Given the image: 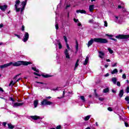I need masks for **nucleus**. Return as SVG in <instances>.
Here are the masks:
<instances>
[{
	"mask_svg": "<svg viewBox=\"0 0 129 129\" xmlns=\"http://www.w3.org/2000/svg\"><path fill=\"white\" fill-rule=\"evenodd\" d=\"M94 42H96V43H100V44H106V43L108 42L107 39L104 38H92L90 41H89L87 44L88 48H89V47H90V46L93 44Z\"/></svg>",
	"mask_w": 129,
	"mask_h": 129,
	"instance_id": "1",
	"label": "nucleus"
},
{
	"mask_svg": "<svg viewBox=\"0 0 129 129\" xmlns=\"http://www.w3.org/2000/svg\"><path fill=\"white\" fill-rule=\"evenodd\" d=\"M29 64H31V62L20 60L17 62H12V65H13V66L18 67L19 66H21V65L28 66V65H29Z\"/></svg>",
	"mask_w": 129,
	"mask_h": 129,
	"instance_id": "2",
	"label": "nucleus"
},
{
	"mask_svg": "<svg viewBox=\"0 0 129 129\" xmlns=\"http://www.w3.org/2000/svg\"><path fill=\"white\" fill-rule=\"evenodd\" d=\"M20 3H21L20 0L16 1L15 8V10L16 11V13H19V12H20V11H21V8H18V6H19L20 5Z\"/></svg>",
	"mask_w": 129,
	"mask_h": 129,
	"instance_id": "3",
	"label": "nucleus"
},
{
	"mask_svg": "<svg viewBox=\"0 0 129 129\" xmlns=\"http://www.w3.org/2000/svg\"><path fill=\"white\" fill-rule=\"evenodd\" d=\"M51 104H53V103L51 101L47 100V99H44L41 102L42 105H51Z\"/></svg>",
	"mask_w": 129,
	"mask_h": 129,
	"instance_id": "4",
	"label": "nucleus"
},
{
	"mask_svg": "<svg viewBox=\"0 0 129 129\" xmlns=\"http://www.w3.org/2000/svg\"><path fill=\"white\" fill-rule=\"evenodd\" d=\"M71 7V2L68 0L66 1L64 5V8L66 9V10H67V9H69Z\"/></svg>",
	"mask_w": 129,
	"mask_h": 129,
	"instance_id": "5",
	"label": "nucleus"
},
{
	"mask_svg": "<svg viewBox=\"0 0 129 129\" xmlns=\"http://www.w3.org/2000/svg\"><path fill=\"white\" fill-rule=\"evenodd\" d=\"M116 39H128L129 35H119L116 36Z\"/></svg>",
	"mask_w": 129,
	"mask_h": 129,
	"instance_id": "6",
	"label": "nucleus"
},
{
	"mask_svg": "<svg viewBox=\"0 0 129 129\" xmlns=\"http://www.w3.org/2000/svg\"><path fill=\"white\" fill-rule=\"evenodd\" d=\"M21 5L22 6V8H20V11H21V14H23V12L25 10V7H26V5H27V1L22 2Z\"/></svg>",
	"mask_w": 129,
	"mask_h": 129,
	"instance_id": "7",
	"label": "nucleus"
},
{
	"mask_svg": "<svg viewBox=\"0 0 129 129\" xmlns=\"http://www.w3.org/2000/svg\"><path fill=\"white\" fill-rule=\"evenodd\" d=\"M13 64V62H11L6 64H4L3 65L0 66V68L1 69H4V68H7L11 66Z\"/></svg>",
	"mask_w": 129,
	"mask_h": 129,
	"instance_id": "8",
	"label": "nucleus"
},
{
	"mask_svg": "<svg viewBox=\"0 0 129 129\" xmlns=\"http://www.w3.org/2000/svg\"><path fill=\"white\" fill-rule=\"evenodd\" d=\"M28 40H29V33L28 32H25L23 37V42L26 43Z\"/></svg>",
	"mask_w": 129,
	"mask_h": 129,
	"instance_id": "9",
	"label": "nucleus"
},
{
	"mask_svg": "<svg viewBox=\"0 0 129 129\" xmlns=\"http://www.w3.org/2000/svg\"><path fill=\"white\" fill-rule=\"evenodd\" d=\"M7 8H8V5H3V6L0 5V9L3 12H5L6 11V10H7Z\"/></svg>",
	"mask_w": 129,
	"mask_h": 129,
	"instance_id": "10",
	"label": "nucleus"
},
{
	"mask_svg": "<svg viewBox=\"0 0 129 129\" xmlns=\"http://www.w3.org/2000/svg\"><path fill=\"white\" fill-rule=\"evenodd\" d=\"M64 55L66 56V58L67 59H70V55H69V53H68V49H66L64 50Z\"/></svg>",
	"mask_w": 129,
	"mask_h": 129,
	"instance_id": "11",
	"label": "nucleus"
},
{
	"mask_svg": "<svg viewBox=\"0 0 129 129\" xmlns=\"http://www.w3.org/2000/svg\"><path fill=\"white\" fill-rule=\"evenodd\" d=\"M24 103H14L13 105V107H17L18 106H22L23 105Z\"/></svg>",
	"mask_w": 129,
	"mask_h": 129,
	"instance_id": "12",
	"label": "nucleus"
},
{
	"mask_svg": "<svg viewBox=\"0 0 129 129\" xmlns=\"http://www.w3.org/2000/svg\"><path fill=\"white\" fill-rule=\"evenodd\" d=\"M99 57L101 58V59H103V57H104V53L102 51H99Z\"/></svg>",
	"mask_w": 129,
	"mask_h": 129,
	"instance_id": "13",
	"label": "nucleus"
},
{
	"mask_svg": "<svg viewBox=\"0 0 129 129\" xmlns=\"http://www.w3.org/2000/svg\"><path fill=\"white\" fill-rule=\"evenodd\" d=\"M89 11L92 13L94 10V5H90L89 7Z\"/></svg>",
	"mask_w": 129,
	"mask_h": 129,
	"instance_id": "14",
	"label": "nucleus"
},
{
	"mask_svg": "<svg viewBox=\"0 0 129 129\" xmlns=\"http://www.w3.org/2000/svg\"><path fill=\"white\" fill-rule=\"evenodd\" d=\"M19 80H21V79H18L16 81L14 82V81H11L10 82V84H9V86H14L16 82H19Z\"/></svg>",
	"mask_w": 129,
	"mask_h": 129,
	"instance_id": "15",
	"label": "nucleus"
},
{
	"mask_svg": "<svg viewBox=\"0 0 129 129\" xmlns=\"http://www.w3.org/2000/svg\"><path fill=\"white\" fill-rule=\"evenodd\" d=\"M123 93H124V92L123 91V90H120L119 92L118 96L119 97L121 98L122 96H123Z\"/></svg>",
	"mask_w": 129,
	"mask_h": 129,
	"instance_id": "16",
	"label": "nucleus"
},
{
	"mask_svg": "<svg viewBox=\"0 0 129 129\" xmlns=\"http://www.w3.org/2000/svg\"><path fill=\"white\" fill-rule=\"evenodd\" d=\"M120 20H121V18L120 17L115 16V20L116 23H120Z\"/></svg>",
	"mask_w": 129,
	"mask_h": 129,
	"instance_id": "17",
	"label": "nucleus"
},
{
	"mask_svg": "<svg viewBox=\"0 0 129 129\" xmlns=\"http://www.w3.org/2000/svg\"><path fill=\"white\" fill-rule=\"evenodd\" d=\"M74 21L75 23H78L77 25H78V27L81 26V23H80V22H79V20L78 19H76L74 18Z\"/></svg>",
	"mask_w": 129,
	"mask_h": 129,
	"instance_id": "18",
	"label": "nucleus"
},
{
	"mask_svg": "<svg viewBox=\"0 0 129 129\" xmlns=\"http://www.w3.org/2000/svg\"><path fill=\"white\" fill-rule=\"evenodd\" d=\"M56 43L57 45H58V48L59 49H62V44H61V42H60V40H56Z\"/></svg>",
	"mask_w": 129,
	"mask_h": 129,
	"instance_id": "19",
	"label": "nucleus"
},
{
	"mask_svg": "<svg viewBox=\"0 0 129 129\" xmlns=\"http://www.w3.org/2000/svg\"><path fill=\"white\" fill-rule=\"evenodd\" d=\"M76 13H77L78 14H79V13H80L81 14H86V11H85V10H77Z\"/></svg>",
	"mask_w": 129,
	"mask_h": 129,
	"instance_id": "20",
	"label": "nucleus"
},
{
	"mask_svg": "<svg viewBox=\"0 0 129 129\" xmlns=\"http://www.w3.org/2000/svg\"><path fill=\"white\" fill-rule=\"evenodd\" d=\"M89 60V57L88 56H86L85 61L84 62V65H87L88 64V61Z\"/></svg>",
	"mask_w": 129,
	"mask_h": 129,
	"instance_id": "21",
	"label": "nucleus"
},
{
	"mask_svg": "<svg viewBox=\"0 0 129 129\" xmlns=\"http://www.w3.org/2000/svg\"><path fill=\"white\" fill-rule=\"evenodd\" d=\"M38 104H39V100H35L34 101V107H35V108L37 107V106H38Z\"/></svg>",
	"mask_w": 129,
	"mask_h": 129,
	"instance_id": "22",
	"label": "nucleus"
},
{
	"mask_svg": "<svg viewBox=\"0 0 129 129\" xmlns=\"http://www.w3.org/2000/svg\"><path fill=\"white\" fill-rule=\"evenodd\" d=\"M31 117L34 120H37V119H40V116H31Z\"/></svg>",
	"mask_w": 129,
	"mask_h": 129,
	"instance_id": "23",
	"label": "nucleus"
},
{
	"mask_svg": "<svg viewBox=\"0 0 129 129\" xmlns=\"http://www.w3.org/2000/svg\"><path fill=\"white\" fill-rule=\"evenodd\" d=\"M90 117H91V115H87V116H86L84 119L85 121H87V120H89V118H90Z\"/></svg>",
	"mask_w": 129,
	"mask_h": 129,
	"instance_id": "24",
	"label": "nucleus"
},
{
	"mask_svg": "<svg viewBox=\"0 0 129 129\" xmlns=\"http://www.w3.org/2000/svg\"><path fill=\"white\" fill-rule=\"evenodd\" d=\"M111 80L113 84H116V81H117V79H116V78H112Z\"/></svg>",
	"mask_w": 129,
	"mask_h": 129,
	"instance_id": "25",
	"label": "nucleus"
},
{
	"mask_svg": "<svg viewBox=\"0 0 129 129\" xmlns=\"http://www.w3.org/2000/svg\"><path fill=\"white\" fill-rule=\"evenodd\" d=\"M118 72L117 69H115L114 70L111 71L112 74H116Z\"/></svg>",
	"mask_w": 129,
	"mask_h": 129,
	"instance_id": "26",
	"label": "nucleus"
},
{
	"mask_svg": "<svg viewBox=\"0 0 129 129\" xmlns=\"http://www.w3.org/2000/svg\"><path fill=\"white\" fill-rule=\"evenodd\" d=\"M79 62V59H77V61H76V64H75V69H74V70H76V68H77V67H78V66H79V64H78V63Z\"/></svg>",
	"mask_w": 129,
	"mask_h": 129,
	"instance_id": "27",
	"label": "nucleus"
},
{
	"mask_svg": "<svg viewBox=\"0 0 129 129\" xmlns=\"http://www.w3.org/2000/svg\"><path fill=\"white\" fill-rule=\"evenodd\" d=\"M8 127L10 129H13L14 127H15V126H14L11 123H8Z\"/></svg>",
	"mask_w": 129,
	"mask_h": 129,
	"instance_id": "28",
	"label": "nucleus"
},
{
	"mask_svg": "<svg viewBox=\"0 0 129 129\" xmlns=\"http://www.w3.org/2000/svg\"><path fill=\"white\" fill-rule=\"evenodd\" d=\"M76 51H78V46H79V44H78V41H77V40L76 41Z\"/></svg>",
	"mask_w": 129,
	"mask_h": 129,
	"instance_id": "29",
	"label": "nucleus"
},
{
	"mask_svg": "<svg viewBox=\"0 0 129 129\" xmlns=\"http://www.w3.org/2000/svg\"><path fill=\"white\" fill-rule=\"evenodd\" d=\"M32 70H34V71H35L37 73H39V72H40L39 70L37 69L36 68L32 67Z\"/></svg>",
	"mask_w": 129,
	"mask_h": 129,
	"instance_id": "30",
	"label": "nucleus"
},
{
	"mask_svg": "<svg viewBox=\"0 0 129 129\" xmlns=\"http://www.w3.org/2000/svg\"><path fill=\"white\" fill-rule=\"evenodd\" d=\"M109 91V89H108V88L103 90L104 93H107V92H108Z\"/></svg>",
	"mask_w": 129,
	"mask_h": 129,
	"instance_id": "31",
	"label": "nucleus"
},
{
	"mask_svg": "<svg viewBox=\"0 0 129 129\" xmlns=\"http://www.w3.org/2000/svg\"><path fill=\"white\" fill-rule=\"evenodd\" d=\"M43 77H44L45 78H49V77H51V76L49 75H42Z\"/></svg>",
	"mask_w": 129,
	"mask_h": 129,
	"instance_id": "32",
	"label": "nucleus"
},
{
	"mask_svg": "<svg viewBox=\"0 0 129 129\" xmlns=\"http://www.w3.org/2000/svg\"><path fill=\"white\" fill-rule=\"evenodd\" d=\"M80 98L83 102H84L85 101V98L83 96H81Z\"/></svg>",
	"mask_w": 129,
	"mask_h": 129,
	"instance_id": "33",
	"label": "nucleus"
},
{
	"mask_svg": "<svg viewBox=\"0 0 129 129\" xmlns=\"http://www.w3.org/2000/svg\"><path fill=\"white\" fill-rule=\"evenodd\" d=\"M108 50L109 52L110 53V54H112V53H113V50H112L110 48H108Z\"/></svg>",
	"mask_w": 129,
	"mask_h": 129,
	"instance_id": "34",
	"label": "nucleus"
},
{
	"mask_svg": "<svg viewBox=\"0 0 129 129\" xmlns=\"http://www.w3.org/2000/svg\"><path fill=\"white\" fill-rule=\"evenodd\" d=\"M63 39L66 42V43H68V41H67V37H66V36H63Z\"/></svg>",
	"mask_w": 129,
	"mask_h": 129,
	"instance_id": "35",
	"label": "nucleus"
},
{
	"mask_svg": "<svg viewBox=\"0 0 129 129\" xmlns=\"http://www.w3.org/2000/svg\"><path fill=\"white\" fill-rule=\"evenodd\" d=\"M55 29L56 30H58L59 29V27L58 26V23L55 22Z\"/></svg>",
	"mask_w": 129,
	"mask_h": 129,
	"instance_id": "36",
	"label": "nucleus"
},
{
	"mask_svg": "<svg viewBox=\"0 0 129 129\" xmlns=\"http://www.w3.org/2000/svg\"><path fill=\"white\" fill-rule=\"evenodd\" d=\"M122 78H123V79H126V76L125 75V74H123L122 75Z\"/></svg>",
	"mask_w": 129,
	"mask_h": 129,
	"instance_id": "37",
	"label": "nucleus"
},
{
	"mask_svg": "<svg viewBox=\"0 0 129 129\" xmlns=\"http://www.w3.org/2000/svg\"><path fill=\"white\" fill-rule=\"evenodd\" d=\"M125 91L126 92V93H129V87L127 86L126 89H125Z\"/></svg>",
	"mask_w": 129,
	"mask_h": 129,
	"instance_id": "38",
	"label": "nucleus"
},
{
	"mask_svg": "<svg viewBox=\"0 0 129 129\" xmlns=\"http://www.w3.org/2000/svg\"><path fill=\"white\" fill-rule=\"evenodd\" d=\"M117 63L115 62V63L112 64L111 67H116Z\"/></svg>",
	"mask_w": 129,
	"mask_h": 129,
	"instance_id": "39",
	"label": "nucleus"
},
{
	"mask_svg": "<svg viewBox=\"0 0 129 129\" xmlns=\"http://www.w3.org/2000/svg\"><path fill=\"white\" fill-rule=\"evenodd\" d=\"M125 100L126 101H127V102H128V101H129V97H128V96L126 97L125 98Z\"/></svg>",
	"mask_w": 129,
	"mask_h": 129,
	"instance_id": "40",
	"label": "nucleus"
},
{
	"mask_svg": "<svg viewBox=\"0 0 129 129\" xmlns=\"http://www.w3.org/2000/svg\"><path fill=\"white\" fill-rule=\"evenodd\" d=\"M14 35L16 37H18L19 39H21V36H20V35H18L17 34H15Z\"/></svg>",
	"mask_w": 129,
	"mask_h": 129,
	"instance_id": "41",
	"label": "nucleus"
},
{
	"mask_svg": "<svg viewBox=\"0 0 129 129\" xmlns=\"http://www.w3.org/2000/svg\"><path fill=\"white\" fill-rule=\"evenodd\" d=\"M99 100H100V101H103V100H104V99L102 97H99Z\"/></svg>",
	"mask_w": 129,
	"mask_h": 129,
	"instance_id": "42",
	"label": "nucleus"
},
{
	"mask_svg": "<svg viewBox=\"0 0 129 129\" xmlns=\"http://www.w3.org/2000/svg\"><path fill=\"white\" fill-rule=\"evenodd\" d=\"M93 22H94L93 19H91V20H89V23L90 24H92L93 23Z\"/></svg>",
	"mask_w": 129,
	"mask_h": 129,
	"instance_id": "43",
	"label": "nucleus"
},
{
	"mask_svg": "<svg viewBox=\"0 0 129 129\" xmlns=\"http://www.w3.org/2000/svg\"><path fill=\"white\" fill-rule=\"evenodd\" d=\"M64 95H65V91H64L63 92L62 97H58V98H63V97H64Z\"/></svg>",
	"mask_w": 129,
	"mask_h": 129,
	"instance_id": "44",
	"label": "nucleus"
},
{
	"mask_svg": "<svg viewBox=\"0 0 129 129\" xmlns=\"http://www.w3.org/2000/svg\"><path fill=\"white\" fill-rule=\"evenodd\" d=\"M117 86H118L119 87H120V82H117Z\"/></svg>",
	"mask_w": 129,
	"mask_h": 129,
	"instance_id": "45",
	"label": "nucleus"
},
{
	"mask_svg": "<svg viewBox=\"0 0 129 129\" xmlns=\"http://www.w3.org/2000/svg\"><path fill=\"white\" fill-rule=\"evenodd\" d=\"M110 40H112L113 41H114L115 42H116L117 40L116 39L113 38L112 37L110 38Z\"/></svg>",
	"mask_w": 129,
	"mask_h": 129,
	"instance_id": "46",
	"label": "nucleus"
},
{
	"mask_svg": "<svg viewBox=\"0 0 129 129\" xmlns=\"http://www.w3.org/2000/svg\"><path fill=\"white\" fill-rule=\"evenodd\" d=\"M10 100L13 101V102H15V99H14V98H13L12 97L10 98Z\"/></svg>",
	"mask_w": 129,
	"mask_h": 129,
	"instance_id": "47",
	"label": "nucleus"
},
{
	"mask_svg": "<svg viewBox=\"0 0 129 129\" xmlns=\"http://www.w3.org/2000/svg\"><path fill=\"white\" fill-rule=\"evenodd\" d=\"M66 45H67V48H68V49H69V50H70V47H69V44H68V43L67 42V43H66Z\"/></svg>",
	"mask_w": 129,
	"mask_h": 129,
	"instance_id": "48",
	"label": "nucleus"
},
{
	"mask_svg": "<svg viewBox=\"0 0 129 129\" xmlns=\"http://www.w3.org/2000/svg\"><path fill=\"white\" fill-rule=\"evenodd\" d=\"M104 26L107 27V22L104 21Z\"/></svg>",
	"mask_w": 129,
	"mask_h": 129,
	"instance_id": "49",
	"label": "nucleus"
},
{
	"mask_svg": "<svg viewBox=\"0 0 129 129\" xmlns=\"http://www.w3.org/2000/svg\"><path fill=\"white\" fill-rule=\"evenodd\" d=\"M22 31H25V26L24 25L22 26L21 28Z\"/></svg>",
	"mask_w": 129,
	"mask_h": 129,
	"instance_id": "50",
	"label": "nucleus"
},
{
	"mask_svg": "<svg viewBox=\"0 0 129 129\" xmlns=\"http://www.w3.org/2000/svg\"><path fill=\"white\" fill-rule=\"evenodd\" d=\"M33 74H34V75H37V76H41V75H40V74H37L36 73H34Z\"/></svg>",
	"mask_w": 129,
	"mask_h": 129,
	"instance_id": "51",
	"label": "nucleus"
},
{
	"mask_svg": "<svg viewBox=\"0 0 129 129\" xmlns=\"http://www.w3.org/2000/svg\"><path fill=\"white\" fill-rule=\"evenodd\" d=\"M56 129H61V125L57 126Z\"/></svg>",
	"mask_w": 129,
	"mask_h": 129,
	"instance_id": "52",
	"label": "nucleus"
},
{
	"mask_svg": "<svg viewBox=\"0 0 129 129\" xmlns=\"http://www.w3.org/2000/svg\"><path fill=\"white\" fill-rule=\"evenodd\" d=\"M108 110H109V111H112V109L111 108V107H108Z\"/></svg>",
	"mask_w": 129,
	"mask_h": 129,
	"instance_id": "53",
	"label": "nucleus"
},
{
	"mask_svg": "<svg viewBox=\"0 0 129 129\" xmlns=\"http://www.w3.org/2000/svg\"><path fill=\"white\" fill-rule=\"evenodd\" d=\"M96 90H95V96L96 97H98V94L95 92Z\"/></svg>",
	"mask_w": 129,
	"mask_h": 129,
	"instance_id": "54",
	"label": "nucleus"
},
{
	"mask_svg": "<svg viewBox=\"0 0 129 129\" xmlns=\"http://www.w3.org/2000/svg\"><path fill=\"white\" fill-rule=\"evenodd\" d=\"M20 75H21V74H19V75H16L15 77H14V79H16V78H17V77H18V76H20Z\"/></svg>",
	"mask_w": 129,
	"mask_h": 129,
	"instance_id": "55",
	"label": "nucleus"
},
{
	"mask_svg": "<svg viewBox=\"0 0 129 129\" xmlns=\"http://www.w3.org/2000/svg\"><path fill=\"white\" fill-rule=\"evenodd\" d=\"M4 27V24H0V29H2V28Z\"/></svg>",
	"mask_w": 129,
	"mask_h": 129,
	"instance_id": "56",
	"label": "nucleus"
},
{
	"mask_svg": "<svg viewBox=\"0 0 129 129\" xmlns=\"http://www.w3.org/2000/svg\"><path fill=\"white\" fill-rule=\"evenodd\" d=\"M124 124H125V126H126V127H127V126H128V124L127 123L125 122Z\"/></svg>",
	"mask_w": 129,
	"mask_h": 129,
	"instance_id": "57",
	"label": "nucleus"
},
{
	"mask_svg": "<svg viewBox=\"0 0 129 129\" xmlns=\"http://www.w3.org/2000/svg\"><path fill=\"white\" fill-rule=\"evenodd\" d=\"M3 125L4 126H6V125H7V122H3Z\"/></svg>",
	"mask_w": 129,
	"mask_h": 129,
	"instance_id": "58",
	"label": "nucleus"
},
{
	"mask_svg": "<svg viewBox=\"0 0 129 129\" xmlns=\"http://www.w3.org/2000/svg\"><path fill=\"white\" fill-rule=\"evenodd\" d=\"M0 91H1L2 92H4V90L1 87H0Z\"/></svg>",
	"mask_w": 129,
	"mask_h": 129,
	"instance_id": "59",
	"label": "nucleus"
},
{
	"mask_svg": "<svg viewBox=\"0 0 129 129\" xmlns=\"http://www.w3.org/2000/svg\"><path fill=\"white\" fill-rule=\"evenodd\" d=\"M105 77H107V76H109V74L107 73L105 75Z\"/></svg>",
	"mask_w": 129,
	"mask_h": 129,
	"instance_id": "60",
	"label": "nucleus"
},
{
	"mask_svg": "<svg viewBox=\"0 0 129 129\" xmlns=\"http://www.w3.org/2000/svg\"><path fill=\"white\" fill-rule=\"evenodd\" d=\"M46 98L50 99L52 98V97H51V96H48V97H47Z\"/></svg>",
	"mask_w": 129,
	"mask_h": 129,
	"instance_id": "61",
	"label": "nucleus"
},
{
	"mask_svg": "<svg viewBox=\"0 0 129 129\" xmlns=\"http://www.w3.org/2000/svg\"><path fill=\"white\" fill-rule=\"evenodd\" d=\"M58 89L56 88V89H52V90H53V91H55V90H57Z\"/></svg>",
	"mask_w": 129,
	"mask_h": 129,
	"instance_id": "62",
	"label": "nucleus"
},
{
	"mask_svg": "<svg viewBox=\"0 0 129 129\" xmlns=\"http://www.w3.org/2000/svg\"><path fill=\"white\" fill-rule=\"evenodd\" d=\"M107 62H110V59H106Z\"/></svg>",
	"mask_w": 129,
	"mask_h": 129,
	"instance_id": "63",
	"label": "nucleus"
},
{
	"mask_svg": "<svg viewBox=\"0 0 129 129\" xmlns=\"http://www.w3.org/2000/svg\"><path fill=\"white\" fill-rule=\"evenodd\" d=\"M85 129H91V128L90 127L88 126L87 128H86Z\"/></svg>",
	"mask_w": 129,
	"mask_h": 129,
	"instance_id": "64",
	"label": "nucleus"
}]
</instances>
